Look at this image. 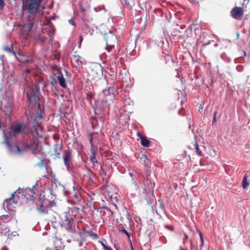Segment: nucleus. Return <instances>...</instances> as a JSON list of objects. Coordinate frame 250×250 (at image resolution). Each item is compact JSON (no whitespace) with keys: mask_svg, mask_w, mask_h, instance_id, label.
<instances>
[{"mask_svg":"<svg viewBox=\"0 0 250 250\" xmlns=\"http://www.w3.org/2000/svg\"><path fill=\"white\" fill-rule=\"evenodd\" d=\"M27 99L29 101V106L37 105L38 111L34 113L32 111L29 110L26 112L27 115V124L30 129L31 133L33 135L42 137L43 134L42 123V116L41 114L40 105L38 103L40 99V88L38 84H35L29 91L26 92Z\"/></svg>","mask_w":250,"mask_h":250,"instance_id":"1","label":"nucleus"},{"mask_svg":"<svg viewBox=\"0 0 250 250\" xmlns=\"http://www.w3.org/2000/svg\"><path fill=\"white\" fill-rule=\"evenodd\" d=\"M42 0H22L23 11L29 14L23 25V30L29 37H32L38 26L40 7Z\"/></svg>","mask_w":250,"mask_h":250,"instance_id":"2","label":"nucleus"},{"mask_svg":"<svg viewBox=\"0 0 250 250\" xmlns=\"http://www.w3.org/2000/svg\"><path fill=\"white\" fill-rule=\"evenodd\" d=\"M24 128V125L23 124H17L12 125L9 128V130L6 133L4 132L3 136L4 139L2 143L6 144L9 149V152L10 154L20 156L24 152V150L20 148L17 145H12L10 144V139L21 133Z\"/></svg>","mask_w":250,"mask_h":250,"instance_id":"3","label":"nucleus"},{"mask_svg":"<svg viewBox=\"0 0 250 250\" xmlns=\"http://www.w3.org/2000/svg\"><path fill=\"white\" fill-rule=\"evenodd\" d=\"M20 196L17 192L13 193L11 197L9 199H5L3 203V207L5 209L6 208L7 210L12 209V208L15 207L18 202Z\"/></svg>","mask_w":250,"mask_h":250,"instance_id":"4","label":"nucleus"},{"mask_svg":"<svg viewBox=\"0 0 250 250\" xmlns=\"http://www.w3.org/2000/svg\"><path fill=\"white\" fill-rule=\"evenodd\" d=\"M106 49L107 51L109 52L110 50L114 47L115 44L117 42L116 37L111 34L109 33L106 36Z\"/></svg>","mask_w":250,"mask_h":250,"instance_id":"5","label":"nucleus"},{"mask_svg":"<svg viewBox=\"0 0 250 250\" xmlns=\"http://www.w3.org/2000/svg\"><path fill=\"white\" fill-rule=\"evenodd\" d=\"M13 55L17 60L23 63L31 62L32 61L31 57L26 56L21 52H18V53L13 52Z\"/></svg>","mask_w":250,"mask_h":250,"instance_id":"6","label":"nucleus"},{"mask_svg":"<svg viewBox=\"0 0 250 250\" xmlns=\"http://www.w3.org/2000/svg\"><path fill=\"white\" fill-rule=\"evenodd\" d=\"M247 11V6L243 4L242 7L235 6V20H241L245 12Z\"/></svg>","mask_w":250,"mask_h":250,"instance_id":"7","label":"nucleus"},{"mask_svg":"<svg viewBox=\"0 0 250 250\" xmlns=\"http://www.w3.org/2000/svg\"><path fill=\"white\" fill-rule=\"evenodd\" d=\"M72 159V155L70 151L67 150L65 152L63 157V161L65 166L66 167L68 171L70 170V163Z\"/></svg>","mask_w":250,"mask_h":250,"instance_id":"8","label":"nucleus"},{"mask_svg":"<svg viewBox=\"0 0 250 250\" xmlns=\"http://www.w3.org/2000/svg\"><path fill=\"white\" fill-rule=\"evenodd\" d=\"M71 62L75 67H78L81 66L82 65L81 57L78 55H74L71 59Z\"/></svg>","mask_w":250,"mask_h":250,"instance_id":"9","label":"nucleus"},{"mask_svg":"<svg viewBox=\"0 0 250 250\" xmlns=\"http://www.w3.org/2000/svg\"><path fill=\"white\" fill-rule=\"evenodd\" d=\"M90 143L91 145L90 151H91V153L92 154V155L90 157V160L93 163V164H94L95 163H97L98 162L96 160V152L94 148V146H93V144L92 143V138H91L90 139Z\"/></svg>","mask_w":250,"mask_h":250,"instance_id":"10","label":"nucleus"},{"mask_svg":"<svg viewBox=\"0 0 250 250\" xmlns=\"http://www.w3.org/2000/svg\"><path fill=\"white\" fill-rule=\"evenodd\" d=\"M54 247L52 248H48L46 250H62V244L59 239H56L54 242Z\"/></svg>","mask_w":250,"mask_h":250,"instance_id":"11","label":"nucleus"},{"mask_svg":"<svg viewBox=\"0 0 250 250\" xmlns=\"http://www.w3.org/2000/svg\"><path fill=\"white\" fill-rule=\"evenodd\" d=\"M38 211L41 213H46L47 211L46 208L44 207V204L42 200H39L37 203Z\"/></svg>","mask_w":250,"mask_h":250,"instance_id":"12","label":"nucleus"},{"mask_svg":"<svg viewBox=\"0 0 250 250\" xmlns=\"http://www.w3.org/2000/svg\"><path fill=\"white\" fill-rule=\"evenodd\" d=\"M57 79L59 84L63 88H65L66 86V84L65 83V80L63 76V75L60 73L57 76Z\"/></svg>","mask_w":250,"mask_h":250,"instance_id":"13","label":"nucleus"},{"mask_svg":"<svg viewBox=\"0 0 250 250\" xmlns=\"http://www.w3.org/2000/svg\"><path fill=\"white\" fill-rule=\"evenodd\" d=\"M61 219L62 221H64V224L70 223V222H73V220L72 218L69 219L68 217L67 214L66 212L62 213L60 216Z\"/></svg>","mask_w":250,"mask_h":250,"instance_id":"14","label":"nucleus"},{"mask_svg":"<svg viewBox=\"0 0 250 250\" xmlns=\"http://www.w3.org/2000/svg\"><path fill=\"white\" fill-rule=\"evenodd\" d=\"M132 182H133V183H132V185L131 187V190L130 191H131V194L133 195L134 194V191L138 190V189L139 188V187L135 180L133 179Z\"/></svg>","mask_w":250,"mask_h":250,"instance_id":"15","label":"nucleus"},{"mask_svg":"<svg viewBox=\"0 0 250 250\" xmlns=\"http://www.w3.org/2000/svg\"><path fill=\"white\" fill-rule=\"evenodd\" d=\"M140 138H141V144L143 146H144L145 147L149 146L150 145V142L148 140H147V139H146V138H145L143 136H141L140 137Z\"/></svg>","mask_w":250,"mask_h":250,"instance_id":"16","label":"nucleus"},{"mask_svg":"<svg viewBox=\"0 0 250 250\" xmlns=\"http://www.w3.org/2000/svg\"><path fill=\"white\" fill-rule=\"evenodd\" d=\"M115 90V88L114 87H109L108 89H104L103 90V94L104 96H108L109 94L112 93L114 94V91Z\"/></svg>","mask_w":250,"mask_h":250,"instance_id":"17","label":"nucleus"},{"mask_svg":"<svg viewBox=\"0 0 250 250\" xmlns=\"http://www.w3.org/2000/svg\"><path fill=\"white\" fill-rule=\"evenodd\" d=\"M248 175L247 174H245L243 176L242 186L244 189L246 188L249 185V183L248 182Z\"/></svg>","mask_w":250,"mask_h":250,"instance_id":"18","label":"nucleus"},{"mask_svg":"<svg viewBox=\"0 0 250 250\" xmlns=\"http://www.w3.org/2000/svg\"><path fill=\"white\" fill-rule=\"evenodd\" d=\"M3 49L4 51H5L6 52H9V53H12L13 52H15L14 51H13V45L11 44V45L10 46H5L3 47Z\"/></svg>","mask_w":250,"mask_h":250,"instance_id":"19","label":"nucleus"},{"mask_svg":"<svg viewBox=\"0 0 250 250\" xmlns=\"http://www.w3.org/2000/svg\"><path fill=\"white\" fill-rule=\"evenodd\" d=\"M3 111L5 113L6 115H9L12 112L11 107L10 106L7 107L5 106L3 109Z\"/></svg>","mask_w":250,"mask_h":250,"instance_id":"20","label":"nucleus"},{"mask_svg":"<svg viewBox=\"0 0 250 250\" xmlns=\"http://www.w3.org/2000/svg\"><path fill=\"white\" fill-rule=\"evenodd\" d=\"M125 4L129 7H132L135 4L134 0H124Z\"/></svg>","mask_w":250,"mask_h":250,"instance_id":"21","label":"nucleus"},{"mask_svg":"<svg viewBox=\"0 0 250 250\" xmlns=\"http://www.w3.org/2000/svg\"><path fill=\"white\" fill-rule=\"evenodd\" d=\"M4 231H6V226L4 224H2L0 222V234L3 233ZM6 231H5L6 232Z\"/></svg>","mask_w":250,"mask_h":250,"instance_id":"22","label":"nucleus"},{"mask_svg":"<svg viewBox=\"0 0 250 250\" xmlns=\"http://www.w3.org/2000/svg\"><path fill=\"white\" fill-rule=\"evenodd\" d=\"M70 223H66V225H67L66 229L70 231H72L73 230V222H70Z\"/></svg>","mask_w":250,"mask_h":250,"instance_id":"23","label":"nucleus"},{"mask_svg":"<svg viewBox=\"0 0 250 250\" xmlns=\"http://www.w3.org/2000/svg\"><path fill=\"white\" fill-rule=\"evenodd\" d=\"M217 112L215 111L213 113V118L212 120V124L214 125L216 122Z\"/></svg>","mask_w":250,"mask_h":250,"instance_id":"24","label":"nucleus"},{"mask_svg":"<svg viewBox=\"0 0 250 250\" xmlns=\"http://www.w3.org/2000/svg\"><path fill=\"white\" fill-rule=\"evenodd\" d=\"M36 185H33L32 187V188H27L26 189L28 192H31V193L35 194V192L34 190V188L36 187Z\"/></svg>","mask_w":250,"mask_h":250,"instance_id":"25","label":"nucleus"},{"mask_svg":"<svg viewBox=\"0 0 250 250\" xmlns=\"http://www.w3.org/2000/svg\"><path fill=\"white\" fill-rule=\"evenodd\" d=\"M236 69L239 72H241L244 69V67L242 65L239 64L236 66Z\"/></svg>","mask_w":250,"mask_h":250,"instance_id":"26","label":"nucleus"},{"mask_svg":"<svg viewBox=\"0 0 250 250\" xmlns=\"http://www.w3.org/2000/svg\"><path fill=\"white\" fill-rule=\"evenodd\" d=\"M87 30L90 34V35H92V32H93V30H92L91 29H89L87 26H85L84 27H83V30Z\"/></svg>","mask_w":250,"mask_h":250,"instance_id":"27","label":"nucleus"},{"mask_svg":"<svg viewBox=\"0 0 250 250\" xmlns=\"http://www.w3.org/2000/svg\"><path fill=\"white\" fill-rule=\"evenodd\" d=\"M59 217H60V216L58 214L56 213L54 216V220H53L52 221L54 222H57Z\"/></svg>","mask_w":250,"mask_h":250,"instance_id":"28","label":"nucleus"},{"mask_svg":"<svg viewBox=\"0 0 250 250\" xmlns=\"http://www.w3.org/2000/svg\"><path fill=\"white\" fill-rule=\"evenodd\" d=\"M102 246H103V247L104 248V249L105 250H112V249L109 246H107L106 245H105L104 244L102 243Z\"/></svg>","mask_w":250,"mask_h":250,"instance_id":"29","label":"nucleus"},{"mask_svg":"<svg viewBox=\"0 0 250 250\" xmlns=\"http://www.w3.org/2000/svg\"><path fill=\"white\" fill-rule=\"evenodd\" d=\"M4 4L3 0H0V9H2L4 7Z\"/></svg>","mask_w":250,"mask_h":250,"instance_id":"30","label":"nucleus"},{"mask_svg":"<svg viewBox=\"0 0 250 250\" xmlns=\"http://www.w3.org/2000/svg\"><path fill=\"white\" fill-rule=\"evenodd\" d=\"M3 57H4L3 55H1L0 57V64L1 65H2V66L3 65Z\"/></svg>","mask_w":250,"mask_h":250,"instance_id":"31","label":"nucleus"},{"mask_svg":"<svg viewBox=\"0 0 250 250\" xmlns=\"http://www.w3.org/2000/svg\"><path fill=\"white\" fill-rule=\"evenodd\" d=\"M63 193H64V195L68 196L69 194V191L67 190H66L63 187Z\"/></svg>","mask_w":250,"mask_h":250,"instance_id":"32","label":"nucleus"},{"mask_svg":"<svg viewBox=\"0 0 250 250\" xmlns=\"http://www.w3.org/2000/svg\"><path fill=\"white\" fill-rule=\"evenodd\" d=\"M201 240V245H200V248H201V249H202V247L203 246V245H204V238H201V239H200Z\"/></svg>","mask_w":250,"mask_h":250,"instance_id":"33","label":"nucleus"},{"mask_svg":"<svg viewBox=\"0 0 250 250\" xmlns=\"http://www.w3.org/2000/svg\"><path fill=\"white\" fill-rule=\"evenodd\" d=\"M231 16L234 18V7H233L231 11Z\"/></svg>","mask_w":250,"mask_h":250,"instance_id":"34","label":"nucleus"},{"mask_svg":"<svg viewBox=\"0 0 250 250\" xmlns=\"http://www.w3.org/2000/svg\"><path fill=\"white\" fill-rule=\"evenodd\" d=\"M68 21H69V23L70 24L73 25H75V22H74V20H73L72 19H71L69 20Z\"/></svg>","mask_w":250,"mask_h":250,"instance_id":"35","label":"nucleus"},{"mask_svg":"<svg viewBox=\"0 0 250 250\" xmlns=\"http://www.w3.org/2000/svg\"><path fill=\"white\" fill-rule=\"evenodd\" d=\"M122 231L128 237H129V233L126 229H122Z\"/></svg>","mask_w":250,"mask_h":250,"instance_id":"36","label":"nucleus"},{"mask_svg":"<svg viewBox=\"0 0 250 250\" xmlns=\"http://www.w3.org/2000/svg\"><path fill=\"white\" fill-rule=\"evenodd\" d=\"M238 52H240L241 54H243L244 56H246V53L245 51H244L243 50H239Z\"/></svg>","mask_w":250,"mask_h":250,"instance_id":"37","label":"nucleus"},{"mask_svg":"<svg viewBox=\"0 0 250 250\" xmlns=\"http://www.w3.org/2000/svg\"><path fill=\"white\" fill-rule=\"evenodd\" d=\"M87 174H88L89 177H90L91 175H94V173L92 171H88L87 172ZM89 178L90 179L91 178L89 177Z\"/></svg>","mask_w":250,"mask_h":250,"instance_id":"38","label":"nucleus"},{"mask_svg":"<svg viewBox=\"0 0 250 250\" xmlns=\"http://www.w3.org/2000/svg\"><path fill=\"white\" fill-rule=\"evenodd\" d=\"M166 227L170 230H172L173 229V228L172 226H166Z\"/></svg>","mask_w":250,"mask_h":250,"instance_id":"39","label":"nucleus"},{"mask_svg":"<svg viewBox=\"0 0 250 250\" xmlns=\"http://www.w3.org/2000/svg\"><path fill=\"white\" fill-rule=\"evenodd\" d=\"M196 151L198 153H201V151H200L199 146L198 145L196 146Z\"/></svg>","mask_w":250,"mask_h":250,"instance_id":"40","label":"nucleus"},{"mask_svg":"<svg viewBox=\"0 0 250 250\" xmlns=\"http://www.w3.org/2000/svg\"><path fill=\"white\" fill-rule=\"evenodd\" d=\"M199 235H200V239H201V238H203V236L202 232L200 231H199Z\"/></svg>","mask_w":250,"mask_h":250,"instance_id":"41","label":"nucleus"},{"mask_svg":"<svg viewBox=\"0 0 250 250\" xmlns=\"http://www.w3.org/2000/svg\"><path fill=\"white\" fill-rule=\"evenodd\" d=\"M30 70L29 69H26V74H28V73H30Z\"/></svg>","mask_w":250,"mask_h":250,"instance_id":"42","label":"nucleus"},{"mask_svg":"<svg viewBox=\"0 0 250 250\" xmlns=\"http://www.w3.org/2000/svg\"><path fill=\"white\" fill-rule=\"evenodd\" d=\"M188 238V235L185 234V238L184 239V243H185L186 239Z\"/></svg>","mask_w":250,"mask_h":250,"instance_id":"43","label":"nucleus"},{"mask_svg":"<svg viewBox=\"0 0 250 250\" xmlns=\"http://www.w3.org/2000/svg\"><path fill=\"white\" fill-rule=\"evenodd\" d=\"M190 243H191V249H192V248H193V246L192 241L190 242Z\"/></svg>","mask_w":250,"mask_h":250,"instance_id":"44","label":"nucleus"},{"mask_svg":"<svg viewBox=\"0 0 250 250\" xmlns=\"http://www.w3.org/2000/svg\"><path fill=\"white\" fill-rule=\"evenodd\" d=\"M2 250H7V249H6V248L5 247H4L2 248Z\"/></svg>","mask_w":250,"mask_h":250,"instance_id":"45","label":"nucleus"},{"mask_svg":"<svg viewBox=\"0 0 250 250\" xmlns=\"http://www.w3.org/2000/svg\"><path fill=\"white\" fill-rule=\"evenodd\" d=\"M12 233L14 235L16 236V234H17V232H12Z\"/></svg>","mask_w":250,"mask_h":250,"instance_id":"46","label":"nucleus"},{"mask_svg":"<svg viewBox=\"0 0 250 250\" xmlns=\"http://www.w3.org/2000/svg\"><path fill=\"white\" fill-rule=\"evenodd\" d=\"M180 250H185V249H183L181 246H180Z\"/></svg>","mask_w":250,"mask_h":250,"instance_id":"47","label":"nucleus"},{"mask_svg":"<svg viewBox=\"0 0 250 250\" xmlns=\"http://www.w3.org/2000/svg\"><path fill=\"white\" fill-rule=\"evenodd\" d=\"M82 40H83L82 37L81 36H80V42H82Z\"/></svg>","mask_w":250,"mask_h":250,"instance_id":"48","label":"nucleus"},{"mask_svg":"<svg viewBox=\"0 0 250 250\" xmlns=\"http://www.w3.org/2000/svg\"><path fill=\"white\" fill-rule=\"evenodd\" d=\"M131 246L132 250H134L133 248V247H132V245H131Z\"/></svg>","mask_w":250,"mask_h":250,"instance_id":"49","label":"nucleus"},{"mask_svg":"<svg viewBox=\"0 0 250 250\" xmlns=\"http://www.w3.org/2000/svg\"><path fill=\"white\" fill-rule=\"evenodd\" d=\"M239 34H237V37H238V38L239 37Z\"/></svg>","mask_w":250,"mask_h":250,"instance_id":"50","label":"nucleus"},{"mask_svg":"<svg viewBox=\"0 0 250 250\" xmlns=\"http://www.w3.org/2000/svg\"><path fill=\"white\" fill-rule=\"evenodd\" d=\"M75 197L77 198V195H76V194H75Z\"/></svg>","mask_w":250,"mask_h":250,"instance_id":"51","label":"nucleus"},{"mask_svg":"<svg viewBox=\"0 0 250 250\" xmlns=\"http://www.w3.org/2000/svg\"><path fill=\"white\" fill-rule=\"evenodd\" d=\"M1 90V88H0V91Z\"/></svg>","mask_w":250,"mask_h":250,"instance_id":"52","label":"nucleus"}]
</instances>
